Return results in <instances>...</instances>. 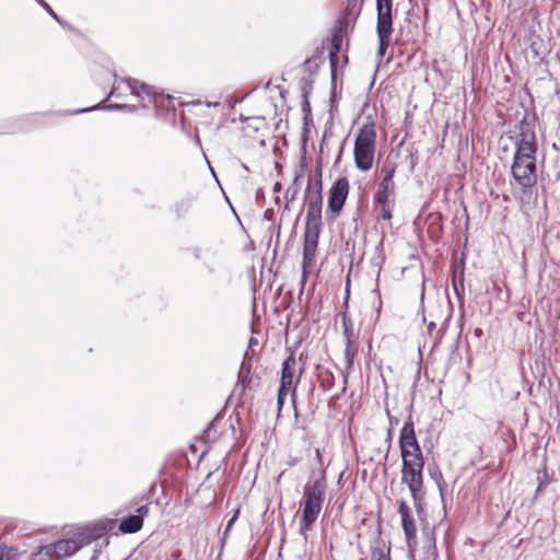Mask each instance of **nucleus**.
Listing matches in <instances>:
<instances>
[{
    "instance_id": "obj_22",
    "label": "nucleus",
    "mask_w": 560,
    "mask_h": 560,
    "mask_svg": "<svg viewBox=\"0 0 560 560\" xmlns=\"http://www.w3.org/2000/svg\"><path fill=\"white\" fill-rule=\"evenodd\" d=\"M340 317H341V324H342V328H343V336L347 341L346 350H350V347L352 346V343L354 342V339H355L353 325H352V322L346 311H342L340 313Z\"/></svg>"
},
{
    "instance_id": "obj_34",
    "label": "nucleus",
    "mask_w": 560,
    "mask_h": 560,
    "mask_svg": "<svg viewBox=\"0 0 560 560\" xmlns=\"http://www.w3.org/2000/svg\"><path fill=\"white\" fill-rule=\"evenodd\" d=\"M428 334L432 338V343L430 345L431 350L438 346L436 341L441 336V329H436V324L434 322H430L427 326Z\"/></svg>"
},
{
    "instance_id": "obj_50",
    "label": "nucleus",
    "mask_w": 560,
    "mask_h": 560,
    "mask_svg": "<svg viewBox=\"0 0 560 560\" xmlns=\"http://www.w3.org/2000/svg\"><path fill=\"white\" fill-rule=\"evenodd\" d=\"M257 345H258L257 339L254 338V337H250L249 340H248L247 350H253V348L256 347Z\"/></svg>"
},
{
    "instance_id": "obj_45",
    "label": "nucleus",
    "mask_w": 560,
    "mask_h": 560,
    "mask_svg": "<svg viewBox=\"0 0 560 560\" xmlns=\"http://www.w3.org/2000/svg\"><path fill=\"white\" fill-rule=\"evenodd\" d=\"M238 515V511H235L234 515L231 517V520L228 522L225 530H224V537L228 535L229 530L232 528L233 524L235 523Z\"/></svg>"
},
{
    "instance_id": "obj_35",
    "label": "nucleus",
    "mask_w": 560,
    "mask_h": 560,
    "mask_svg": "<svg viewBox=\"0 0 560 560\" xmlns=\"http://www.w3.org/2000/svg\"><path fill=\"white\" fill-rule=\"evenodd\" d=\"M372 560H390L389 558V549L385 551L381 547H373L371 552Z\"/></svg>"
},
{
    "instance_id": "obj_46",
    "label": "nucleus",
    "mask_w": 560,
    "mask_h": 560,
    "mask_svg": "<svg viewBox=\"0 0 560 560\" xmlns=\"http://www.w3.org/2000/svg\"><path fill=\"white\" fill-rule=\"evenodd\" d=\"M373 293L377 294V298H378V304H377V306L375 307L376 317L378 318V317H380V314H381V310H382V300H381V294H380V291H378L377 289L373 290Z\"/></svg>"
},
{
    "instance_id": "obj_31",
    "label": "nucleus",
    "mask_w": 560,
    "mask_h": 560,
    "mask_svg": "<svg viewBox=\"0 0 560 560\" xmlns=\"http://www.w3.org/2000/svg\"><path fill=\"white\" fill-rule=\"evenodd\" d=\"M19 549L14 546L0 545V560H16Z\"/></svg>"
},
{
    "instance_id": "obj_4",
    "label": "nucleus",
    "mask_w": 560,
    "mask_h": 560,
    "mask_svg": "<svg viewBox=\"0 0 560 560\" xmlns=\"http://www.w3.org/2000/svg\"><path fill=\"white\" fill-rule=\"evenodd\" d=\"M304 364L305 361H303V353H301L300 358L296 359L294 357V352H291L290 357L283 361L277 398L279 409L282 408L285 397L289 394L292 396L295 395L296 385L300 383L301 376L304 372Z\"/></svg>"
},
{
    "instance_id": "obj_43",
    "label": "nucleus",
    "mask_w": 560,
    "mask_h": 560,
    "mask_svg": "<svg viewBox=\"0 0 560 560\" xmlns=\"http://www.w3.org/2000/svg\"><path fill=\"white\" fill-rule=\"evenodd\" d=\"M149 514V506L148 505H141L136 510V515L140 516V518H144Z\"/></svg>"
},
{
    "instance_id": "obj_44",
    "label": "nucleus",
    "mask_w": 560,
    "mask_h": 560,
    "mask_svg": "<svg viewBox=\"0 0 560 560\" xmlns=\"http://www.w3.org/2000/svg\"><path fill=\"white\" fill-rule=\"evenodd\" d=\"M393 8V0H376V9Z\"/></svg>"
},
{
    "instance_id": "obj_7",
    "label": "nucleus",
    "mask_w": 560,
    "mask_h": 560,
    "mask_svg": "<svg viewBox=\"0 0 560 560\" xmlns=\"http://www.w3.org/2000/svg\"><path fill=\"white\" fill-rule=\"evenodd\" d=\"M511 174L526 194L537 184L536 160L513 159Z\"/></svg>"
},
{
    "instance_id": "obj_39",
    "label": "nucleus",
    "mask_w": 560,
    "mask_h": 560,
    "mask_svg": "<svg viewBox=\"0 0 560 560\" xmlns=\"http://www.w3.org/2000/svg\"><path fill=\"white\" fill-rule=\"evenodd\" d=\"M376 256L373 258L374 265L381 266L385 260L383 242L375 247Z\"/></svg>"
},
{
    "instance_id": "obj_21",
    "label": "nucleus",
    "mask_w": 560,
    "mask_h": 560,
    "mask_svg": "<svg viewBox=\"0 0 560 560\" xmlns=\"http://www.w3.org/2000/svg\"><path fill=\"white\" fill-rule=\"evenodd\" d=\"M143 525L142 518L136 514H131L121 520L119 530L125 534H133L141 529Z\"/></svg>"
},
{
    "instance_id": "obj_57",
    "label": "nucleus",
    "mask_w": 560,
    "mask_h": 560,
    "mask_svg": "<svg viewBox=\"0 0 560 560\" xmlns=\"http://www.w3.org/2000/svg\"><path fill=\"white\" fill-rule=\"evenodd\" d=\"M240 120H241V121H249V120H250V118H249V117H246V116H244V115H241V116H240Z\"/></svg>"
},
{
    "instance_id": "obj_61",
    "label": "nucleus",
    "mask_w": 560,
    "mask_h": 560,
    "mask_svg": "<svg viewBox=\"0 0 560 560\" xmlns=\"http://www.w3.org/2000/svg\"><path fill=\"white\" fill-rule=\"evenodd\" d=\"M279 201H280V197H279V196H277V197H276V202H277V203H279Z\"/></svg>"
},
{
    "instance_id": "obj_13",
    "label": "nucleus",
    "mask_w": 560,
    "mask_h": 560,
    "mask_svg": "<svg viewBox=\"0 0 560 560\" xmlns=\"http://www.w3.org/2000/svg\"><path fill=\"white\" fill-rule=\"evenodd\" d=\"M398 512L401 517V526L408 542L415 539L417 536V526L411 513V509L406 501L400 500L398 502Z\"/></svg>"
},
{
    "instance_id": "obj_38",
    "label": "nucleus",
    "mask_w": 560,
    "mask_h": 560,
    "mask_svg": "<svg viewBox=\"0 0 560 560\" xmlns=\"http://www.w3.org/2000/svg\"><path fill=\"white\" fill-rule=\"evenodd\" d=\"M515 145L522 147L524 149L526 148V149L535 151V152H537V150H538L537 140L517 139L515 142Z\"/></svg>"
},
{
    "instance_id": "obj_23",
    "label": "nucleus",
    "mask_w": 560,
    "mask_h": 560,
    "mask_svg": "<svg viewBox=\"0 0 560 560\" xmlns=\"http://www.w3.org/2000/svg\"><path fill=\"white\" fill-rule=\"evenodd\" d=\"M302 113H303V141H307V133H308V124L312 122V113H311V103L310 98L303 97L302 103Z\"/></svg>"
},
{
    "instance_id": "obj_29",
    "label": "nucleus",
    "mask_w": 560,
    "mask_h": 560,
    "mask_svg": "<svg viewBox=\"0 0 560 560\" xmlns=\"http://www.w3.org/2000/svg\"><path fill=\"white\" fill-rule=\"evenodd\" d=\"M377 38H378V47H377V51H376L377 66H376L374 75L377 73L381 60L385 56V54L389 47V44H390V38H384V37H377Z\"/></svg>"
},
{
    "instance_id": "obj_12",
    "label": "nucleus",
    "mask_w": 560,
    "mask_h": 560,
    "mask_svg": "<svg viewBox=\"0 0 560 560\" xmlns=\"http://www.w3.org/2000/svg\"><path fill=\"white\" fill-rule=\"evenodd\" d=\"M319 241L303 240L302 277L301 285H305L314 264Z\"/></svg>"
},
{
    "instance_id": "obj_37",
    "label": "nucleus",
    "mask_w": 560,
    "mask_h": 560,
    "mask_svg": "<svg viewBox=\"0 0 560 560\" xmlns=\"http://www.w3.org/2000/svg\"><path fill=\"white\" fill-rule=\"evenodd\" d=\"M301 91H302V98L303 97L310 98V94L313 91V81L310 79H302L301 80Z\"/></svg>"
},
{
    "instance_id": "obj_5",
    "label": "nucleus",
    "mask_w": 560,
    "mask_h": 560,
    "mask_svg": "<svg viewBox=\"0 0 560 560\" xmlns=\"http://www.w3.org/2000/svg\"><path fill=\"white\" fill-rule=\"evenodd\" d=\"M119 82L126 83L127 88L130 90V93L135 95L136 97L140 98L141 101H144V98H148L149 104L156 103L159 94L154 91V89L143 82H140L132 78L127 79H117V75L115 74V81L113 83L110 92L107 94L105 100H103L101 103H105L110 97L120 98L122 96V93L120 91Z\"/></svg>"
},
{
    "instance_id": "obj_42",
    "label": "nucleus",
    "mask_w": 560,
    "mask_h": 560,
    "mask_svg": "<svg viewBox=\"0 0 560 560\" xmlns=\"http://www.w3.org/2000/svg\"><path fill=\"white\" fill-rule=\"evenodd\" d=\"M392 210H393V205H388V206H382V219L384 220H390L392 219Z\"/></svg>"
},
{
    "instance_id": "obj_32",
    "label": "nucleus",
    "mask_w": 560,
    "mask_h": 560,
    "mask_svg": "<svg viewBox=\"0 0 560 560\" xmlns=\"http://www.w3.org/2000/svg\"><path fill=\"white\" fill-rule=\"evenodd\" d=\"M390 194H394V190L378 187V189L374 196V201L376 203H380L381 206H388V205H390V202H389Z\"/></svg>"
},
{
    "instance_id": "obj_20",
    "label": "nucleus",
    "mask_w": 560,
    "mask_h": 560,
    "mask_svg": "<svg viewBox=\"0 0 560 560\" xmlns=\"http://www.w3.org/2000/svg\"><path fill=\"white\" fill-rule=\"evenodd\" d=\"M464 282H465L464 266H462L459 271L454 269L453 279H452L453 290L457 296V300H458L460 306H463V304H464V294H465Z\"/></svg>"
},
{
    "instance_id": "obj_47",
    "label": "nucleus",
    "mask_w": 560,
    "mask_h": 560,
    "mask_svg": "<svg viewBox=\"0 0 560 560\" xmlns=\"http://www.w3.org/2000/svg\"><path fill=\"white\" fill-rule=\"evenodd\" d=\"M191 253H192L195 259H197V260L202 259V249L200 247H192Z\"/></svg>"
},
{
    "instance_id": "obj_8",
    "label": "nucleus",
    "mask_w": 560,
    "mask_h": 560,
    "mask_svg": "<svg viewBox=\"0 0 560 560\" xmlns=\"http://www.w3.org/2000/svg\"><path fill=\"white\" fill-rule=\"evenodd\" d=\"M423 466L410 465L405 460L401 468V481L407 485L416 505L422 500L423 489Z\"/></svg>"
},
{
    "instance_id": "obj_17",
    "label": "nucleus",
    "mask_w": 560,
    "mask_h": 560,
    "mask_svg": "<svg viewBox=\"0 0 560 560\" xmlns=\"http://www.w3.org/2000/svg\"><path fill=\"white\" fill-rule=\"evenodd\" d=\"M527 39L533 55L540 60H544L545 56L549 52L548 45L544 38L536 32H530Z\"/></svg>"
},
{
    "instance_id": "obj_36",
    "label": "nucleus",
    "mask_w": 560,
    "mask_h": 560,
    "mask_svg": "<svg viewBox=\"0 0 560 560\" xmlns=\"http://www.w3.org/2000/svg\"><path fill=\"white\" fill-rule=\"evenodd\" d=\"M377 21H394L393 8L376 9Z\"/></svg>"
},
{
    "instance_id": "obj_54",
    "label": "nucleus",
    "mask_w": 560,
    "mask_h": 560,
    "mask_svg": "<svg viewBox=\"0 0 560 560\" xmlns=\"http://www.w3.org/2000/svg\"><path fill=\"white\" fill-rule=\"evenodd\" d=\"M206 105H207L208 107H210V106H214V107H215V106H219V105H220V103H219V102H207V103H206Z\"/></svg>"
},
{
    "instance_id": "obj_25",
    "label": "nucleus",
    "mask_w": 560,
    "mask_h": 560,
    "mask_svg": "<svg viewBox=\"0 0 560 560\" xmlns=\"http://www.w3.org/2000/svg\"><path fill=\"white\" fill-rule=\"evenodd\" d=\"M430 475L438 486L443 506L445 508L446 482L444 481L443 475L439 468H435L434 470H432L430 472Z\"/></svg>"
},
{
    "instance_id": "obj_40",
    "label": "nucleus",
    "mask_w": 560,
    "mask_h": 560,
    "mask_svg": "<svg viewBox=\"0 0 560 560\" xmlns=\"http://www.w3.org/2000/svg\"><path fill=\"white\" fill-rule=\"evenodd\" d=\"M548 476H547V472L544 471L542 474L539 471L538 472V487L536 489V494H539L545 488L546 486L548 485Z\"/></svg>"
},
{
    "instance_id": "obj_9",
    "label": "nucleus",
    "mask_w": 560,
    "mask_h": 560,
    "mask_svg": "<svg viewBox=\"0 0 560 560\" xmlns=\"http://www.w3.org/2000/svg\"><path fill=\"white\" fill-rule=\"evenodd\" d=\"M349 180L347 177H339L328 191V211L332 213L331 220H335L342 211L349 195Z\"/></svg>"
},
{
    "instance_id": "obj_16",
    "label": "nucleus",
    "mask_w": 560,
    "mask_h": 560,
    "mask_svg": "<svg viewBox=\"0 0 560 560\" xmlns=\"http://www.w3.org/2000/svg\"><path fill=\"white\" fill-rule=\"evenodd\" d=\"M396 167V163L387 158L381 168L382 179L378 183V187L395 190L394 176Z\"/></svg>"
},
{
    "instance_id": "obj_10",
    "label": "nucleus",
    "mask_w": 560,
    "mask_h": 560,
    "mask_svg": "<svg viewBox=\"0 0 560 560\" xmlns=\"http://www.w3.org/2000/svg\"><path fill=\"white\" fill-rule=\"evenodd\" d=\"M348 26V21L340 19L338 21V27L332 32L330 37V49H329V63L331 74V100L336 94V79H337V67L339 62V52L342 44V30Z\"/></svg>"
},
{
    "instance_id": "obj_3",
    "label": "nucleus",
    "mask_w": 560,
    "mask_h": 560,
    "mask_svg": "<svg viewBox=\"0 0 560 560\" xmlns=\"http://www.w3.org/2000/svg\"><path fill=\"white\" fill-rule=\"evenodd\" d=\"M376 137L375 122L369 117L359 128L353 147L354 164L361 172H368L373 166L376 151Z\"/></svg>"
},
{
    "instance_id": "obj_52",
    "label": "nucleus",
    "mask_w": 560,
    "mask_h": 560,
    "mask_svg": "<svg viewBox=\"0 0 560 560\" xmlns=\"http://www.w3.org/2000/svg\"><path fill=\"white\" fill-rule=\"evenodd\" d=\"M203 265L205 267L207 268V270L210 272V273H213L215 271V268L212 264H210L209 261L207 260H203Z\"/></svg>"
},
{
    "instance_id": "obj_24",
    "label": "nucleus",
    "mask_w": 560,
    "mask_h": 560,
    "mask_svg": "<svg viewBox=\"0 0 560 560\" xmlns=\"http://www.w3.org/2000/svg\"><path fill=\"white\" fill-rule=\"evenodd\" d=\"M302 178V174H298L294 179H293V183L291 186L288 187V189L285 190V200H287V203L284 206V210H288L289 209V205L291 202H293L298 195H299V191H300V180Z\"/></svg>"
},
{
    "instance_id": "obj_60",
    "label": "nucleus",
    "mask_w": 560,
    "mask_h": 560,
    "mask_svg": "<svg viewBox=\"0 0 560 560\" xmlns=\"http://www.w3.org/2000/svg\"><path fill=\"white\" fill-rule=\"evenodd\" d=\"M418 353H419V361H421V360H422V353H423V352H422V351H419Z\"/></svg>"
},
{
    "instance_id": "obj_18",
    "label": "nucleus",
    "mask_w": 560,
    "mask_h": 560,
    "mask_svg": "<svg viewBox=\"0 0 560 560\" xmlns=\"http://www.w3.org/2000/svg\"><path fill=\"white\" fill-rule=\"evenodd\" d=\"M194 197L186 196L174 202L172 206V212L176 219L182 220L185 219L190 212L194 205Z\"/></svg>"
},
{
    "instance_id": "obj_56",
    "label": "nucleus",
    "mask_w": 560,
    "mask_h": 560,
    "mask_svg": "<svg viewBox=\"0 0 560 560\" xmlns=\"http://www.w3.org/2000/svg\"><path fill=\"white\" fill-rule=\"evenodd\" d=\"M195 142L201 149V141H200V138L198 135H196V137H195Z\"/></svg>"
},
{
    "instance_id": "obj_58",
    "label": "nucleus",
    "mask_w": 560,
    "mask_h": 560,
    "mask_svg": "<svg viewBox=\"0 0 560 560\" xmlns=\"http://www.w3.org/2000/svg\"><path fill=\"white\" fill-rule=\"evenodd\" d=\"M475 335L478 336V337L481 336L482 335V329L481 328H476L475 329Z\"/></svg>"
},
{
    "instance_id": "obj_48",
    "label": "nucleus",
    "mask_w": 560,
    "mask_h": 560,
    "mask_svg": "<svg viewBox=\"0 0 560 560\" xmlns=\"http://www.w3.org/2000/svg\"><path fill=\"white\" fill-rule=\"evenodd\" d=\"M273 215H275V212H273V209H271V208L266 209L264 212V219L267 221L273 220Z\"/></svg>"
},
{
    "instance_id": "obj_6",
    "label": "nucleus",
    "mask_w": 560,
    "mask_h": 560,
    "mask_svg": "<svg viewBox=\"0 0 560 560\" xmlns=\"http://www.w3.org/2000/svg\"><path fill=\"white\" fill-rule=\"evenodd\" d=\"M93 539L94 536L91 533L80 530L74 533L70 538L59 539L49 545L52 548V553H55L57 560H63L77 553L84 546L91 544Z\"/></svg>"
},
{
    "instance_id": "obj_41",
    "label": "nucleus",
    "mask_w": 560,
    "mask_h": 560,
    "mask_svg": "<svg viewBox=\"0 0 560 560\" xmlns=\"http://www.w3.org/2000/svg\"><path fill=\"white\" fill-rule=\"evenodd\" d=\"M217 419H213L209 424L208 427L206 428L205 430V434L207 435V438L209 440H215L217 436H218V433L217 431L214 430V423H215Z\"/></svg>"
},
{
    "instance_id": "obj_55",
    "label": "nucleus",
    "mask_w": 560,
    "mask_h": 560,
    "mask_svg": "<svg viewBox=\"0 0 560 560\" xmlns=\"http://www.w3.org/2000/svg\"><path fill=\"white\" fill-rule=\"evenodd\" d=\"M260 197H264V191L261 189H258L256 191V199L258 200Z\"/></svg>"
},
{
    "instance_id": "obj_15",
    "label": "nucleus",
    "mask_w": 560,
    "mask_h": 560,
    "mask_svg": "<svg viewBox=\"0 0 560 560\" xmlns=\"http://www.w3.org/2000/svg\"><path fill=\"white\" fill-rule=\"evenodd\" d=\"M94 110H119V112H127V113H135L137 110L136 105H129V104H108L103 105V103H98L96 105L84 107V108H78L74 110L69 112L71 115L75 114H82V113H90Z\"/></svg>"
},
{
    "instance_id": "obj_53",
    "label": "nucleus",
    "mask_w": 560,
    "mask_h": 560,
    "mask_svg": "<svg viewBox=\"0 0 560 560\" xmlns=\"http://www.w3.org/2000/svg\"><path fill=\"white\" fill-rule=\"evenodd\" d=\"M281 189H282V185H281V183L277 182V183L273 185V188H272L273 192H275V194H279V192L281 191Z\"/></svg>"
},
{
    "instance_id": "obj_33",
    "label": "nucleus",
    "mask_w": 560,
    "mask_h": 560,
    "mask_svg": "<svg viewBox=\"0 0 560 560\" xmlns=\"http://www.w3.org/2000/svg\"><path fill=\"white\" fill-rule=\"evenodd\" d=\"M536 154L537 152L535 151H532V150H528V149H524L522 147H518V145H515V152H514V156L513 159H527V160H536Z\"/></svg>"
},
{
    "instance_id": "obj_30",
    "label": "nucleus",
    "mask_w": 560,
    "mask_h": 560,
    "mask_svg": "<svg viewBox=\"0 0 560 560\" xmlns=\"http://www.w3.org/2000/svg\"><path fill=\"white\" fill-rule=\"evenodd\" d=\"M55 21H57L61 26L70 28V25L68 22L62 20L49 5L48 2L45 0H35Z\"/></svg>"
},
{
    "instance_id": "obj_11",
    "label": "nucleus",
    "mask_w": 560,
    "mask_h": 560,
    "mask_svg": "<svg viewBox=\"0 0 560 560\" xmlns=\"http://www.w3.org/2000/svg\"><path fill=\"white\" fill-rule=\"evenodd\" d=\"M400 453L404 452H419L421 451L415 433L413 422L411 417L404 423L399 435Z\"/></svg>"
},
{
    "instance_id": "obj_19",
    "label": "nucleus",
    "mask_w": 560,
    "mask_h": 560,
    "mask_svg": "<svg viewBox=\"0 0 560 560\" xmlns=\"http://www.w3.org/2000/svg\"><path fill=\"white\" fill-rule=\"evenodd\" d=\"M248 352H245L243 362L241 364L240 371H238V382L236 383L232 396L236 395H243L245 392V380L247 378L249 372H250V364L247 362Z\"/></svg>"
},
{
    "instance_id": "obj_28",
    "label": "nucleus",
    "mask_w": 560,
    "mask_h": 560,
    "mask_svg": "<svg viewBox=\"0 0 560 560\" xmlns=\"http://www.w3.org/2000/svg\"><path fill=\"white\" fill-rule=\"evenodd\" d=\"M394 32L393 21H377L376 34L377 37L390 38Z\"/></svg>"
},
{
    "instance_id": "obj_1",
    "label": "nucleus",
    "mask_w": 560,
    "mask_h": 560,
    "mask_svg": "<svg viewBox=\"0 0 560 560\" xmlns=\"http://www.w3.org/2000/svg\"><path fill=\"white\" fill-rule=\"evenodd\" d=\"M304 205L306 207V218L303 240L319 241L323 230V182L320 170L317 171L316 178L310 180L306 186Z\"/></svg>"
},
{
    "instance_id": "obj_26",
    "label": "nucleus",
    "mask_w": 560,
    "mask_h": 560,
    "mask_svg": "<svg viewBox=\"0 0 560 560\" xmlns=\"http://www.w3.org/2000/svg\"><path fill=\"white\" fill-rule=\"evenodd\" d=\"M30 560H57L50 545L42 546L37 551L31 555Z\"/></svg>"
},
{
    "instance_id": "obj_49",
    "label": "nucleus",
    "mask_w": 560,
    "mask_h": 560,
    "mask_svg": "<svg viewBox=\"0 0 560 560\" xmlns=\"http://www.w3.org/2000/svg\"><path fill=\"white\" fill-rule=\"evenodd\" d=\"M349 285V282L347 283V287ZM348 301H349V289L347 288L346 289V298H345V301L342 303V308L343 311L347 312V308H348Z\"/></svg>"
},
{
    "instance_id": "obj_59",
    "label": "nucleus",
    "mask_w": 560,
    "mask_h": 560,
    "mask_svg": "<svg viewBox=\"0 0 560 560\" xmlns=\"http://www.w3.org/2000/svg\"><path fill=\"white\" fill-rule=\"evenodd\" d=\"M424 296V284L422 285V290H421V299H423Z\"/></svg>"
},
{
    "instance_id": "obj_14",
    "label": "nucleus",
    "mask_w": 560,
    "mask_h": 560,
    "mask_svg": "<svg viewBox=\"0 0 560 560\" xmlns=\"http://www.w3.org/2000/svg\"><path fill=\"white\" fill-rule=\"evenodd\" d=\"M516 127L518 129L516 140H537L535 132V118L530 119L528 117V113L525 109Z\"/></svg>"
},
{
    "instance_id": "obj_27",
    "label": "nucleus",
    "mask_w": 560,
    "mask_h": 560,
    "mask_svg": "<svg viewBox=\"0 0 560 560\" xmlns=\"http://www.w3.org/2000/svg\"><path fill=\"white\" fill-rule=\"evenodd\" d=\"M401 458H402V465H405V459H406V462H408L410 465H416V467L424 466L422 451L404 452V453H401Z\"/></svg>"
},
{
    "instance_id": "obj_51",
    "label": "nucleus",
    "mask_w": 560,
    "mask_h": 560,
    "mask_svg": "<svg viewBox=\"0 0 560 560\" xmlns=\"http://www.w3.org/2000/svg\"><path fill=\"white\" fill-rule=\"evenodd\" d=\"M355 353H357V352H350V351L345 352V354H346V360H347V362H348L349 364H351V363H352V361H353V359H354V354H355Z\"/></svg>"
},
{
    "instance_id": "obj_2",
    "label": "nucleus",
    "mask_w": 560,
    "mask_h": 560,
    "mask_svg": "<svg viewBox=\"0 0 560 560\" xmlns=\"http://www.w3.org/2000/svg\"><path fill=\"white\" fill-rule=\"evenodd\" d=\"M326 488L327 483L324 476L306 483L300 520V532L302 534L310 530L316 522L325 501Z\"/></svg>"
}]
</instances>
